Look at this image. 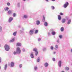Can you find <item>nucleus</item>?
I'll use <instances>...</instances> for the list:
<instances>
[{
	"instance_id": "58836bf2",
	"label": "nucleus",
	"mask_w": 72,
	"mask_h": 72,
	"mask_svg": "<svg viewBox=\"0 0 72 72\" xmlns=\"http://www.w3.org/2000/svg\"><path fill=\"white\" fill-rule=\"evenodd\" d=\"M37 68L36 67H35L34 68V69L36 70V69H37Z\"/></svg>"
},
{
	"instance_id": "864d4df0",
	"label": "nucleus",
	"mask_w": 72,
	"mask_h": 72,
	"mask_svg": "<svg viewBox=\"0 0 72 72\" xmlns=\"http://www.w3.org/2000/svg\"><path fill=\"white\" fill-rule=\"evenodd\" d=\"M1 46V45L0 44V47Z\"/></svg>"
},
{
	"instance_id": "393cba45",
	"label": "nucleus",
	"mask_w": 72,
	"mask_h": 72,
	"mask_svg": "<svg viewBox=\"0 0 72 72\" xmlns=\"http://www.w3.org/2000/svg\"><path fill=\"white\" fill-rule=\"evenodd\" d=\"M14 54L15 55V54H18V53H17V52H16L15 51H14Z\"/></svg>"
},
{
	"instance_id": "2f4dec72",
	"label": "nucleus",
	"mask_w": 72,
	"mask_h": 72,
	"mask_svg": "<svg viewBox=\"0 0 72 72\" xmlns=\"http://www.w3.org/2000/svg\"><path fill=\"white\" fill-rule=\"evenodd\" d=\"M22 66V65L21 64H20L19 66V67H20V68H21Z\"/></svg>"
},
{
	"instance_id": "412c9836",
	"label": "nucleus",
	"mask_w": 72,
	"mask_h": 72,
	"mask_svg": "<svg viewBox=\"0 0 72 72\" xmlns=\"http://www.w3.org/2000/svg\"><path fill=\"white\" fill-rule=\"evenodd\" d=\"M40 21H37V24L39 25L40 24Z\"/></svg>"
},
{
	"instance_id": "79ce46f5",
	"label": "nucleus",
	"mask_w": 72,
	"mask_h": 72,
	"mask_svg": "<svg viewBox=\"0 0 72 72\" xmlns=\"http://www.w3.org/2000/svg\"><path fill=\"white\" fill-rule=\"evenodd\" d=\"M2 30V27H0V30Z\"/></svg>"
},
{
	"instance_id": "f257e3e1",
	"label": "nucleus",
	"mask_w": 72,
	"mask_h": 72,
	"mask_svg": "<svg viewBox=\"0 0 72 72\" xmlns=\"http://www.w3.org/2000/svg\"><path fill=\"white\" fill-rule=\"evenodd\" d=\"M16 51L17 54H21V49H20V48L19 47H17L16 48Z\"/></svg>"
},
{
	"instance_id": "09e8293b",
	"label": "nucleus",
	"mask_w": 72,
	"mask_h": 72,
	"mask_svg": "<svg viewBox=\"0 0 72 72\" xmlns=\"http://www.w3.org/2000/svg\"><path fill=\"white\" fill-rule=\"evenodd\" d=\"M1 62V58H0V63Z\"/></svg>"
},
{
	"instance_id": "6e6552de",
	"label": "nucleus",
	"mask_w": 72,
	"mask_h": 72,
	"mask_svg": "<svg viewBox=\"0 0 72 72\" xmlns=\"http://www.w3.org/2000/svg\"><path fill=\"white\" fill-rule=\"evenodd\" d=\"M14 41V38H13L11 40H10V42H13Z\"/></svg>"
},
{
	"instance_id": "0eeeda50",
	"label": "nucleus",
	"mask_w": 72,
	"mask_h": 72,
	"mask_svg": "<svg viewBox=\"0 0 72 72\" xmlns=\"http://www.w3.org/2000/svg\"><path fill=\"white\" fill-rule=\"evenodd\" d=\"M14 66V62H12L11 67H13Z\"/></svg>"
},
{
	"instance_id": "f03ea898",
	"label": "nucleus",
	"mask_w": 72,
	"mask_h": 72,
	"mask_svg": "<svg viewBox=\"0 0 72 72\" xmlns=\"http://www.w3.org/2000/svg\"><path fill=\"white\" fill-rule=\"evenodd\" d=\"M4 48L7 51H8L9 50V49H10V48H9V46L7 45V44H6L4 46Z\"/></svg>"
},
{
	"instance_id": "39448f33",
	"label": "nucleus",
	"mask_w": 72,
	"mask_h": 72,
	"mask_svg": "<svg viewBox=\"0 0 72 72\" xmlns=\"http://www.w3.org/2000/svg\"><path fill=\"white\" fill-rule=\"evenodd\" d=\"M13 17H11L10 18L9 20V22L10 23L13 21Z\"/></svg>"
},
{
	"instance_id": "b1692460",
	"label": "nucleus",
	"mask_w": 72,
	"mask_h": 72,
	"mask_svg": "<svg viewBox=\"0 0 72 72\" xmlns=\"http://www.w3.org/2000/svg\"><path fill=\"white\" fill-rule=\"evenodd\" d=\"M65 69L66 70H69V68H68L67 67H66L65 68Z\"/></svg>"
},
{
	"instance_id": "c9c22d12",
	"label": "nucleus",
	"mask_w": 72,
	"mask_h": 72,
	"mask_svg": "<svg viewBox=\"0 0 72 72\" xmlns=\"http://www.w3.org/2000/svg\"><path fill=\"white\" fill-rule=\"evenodd\" d=\"M7 5H8V6H10V3H7Z\"/></svg>"
},
{
	"instance_id": "9b49d317",
	"label": "nucleus",
	"mask_w": 72,
	"mask_h": 72,
	"mask_svg": "<svg viewBox=\"0 0 72 72\" xmlns=\"http://www.w3.org/2000/svg\"><path fill=\"white\" fill-rule=\"evenodd\" d=\"M62 23H65V22H66V19H63L62 20Z\"/></svg>"
},
{
	"instance_id": "de8ad7c7",
	"label": "nucleus",
	"mask_w": 72,
	"mask_h": 72,
	"mask_svg": "<svg viewBox=\"0 0 72 72\" xmlns=\"http://www.w3.org/2000/svg\"><path fill=\"white\" fill-rule=\"evenodd\" d=\"M55 52H53V54H55Z\"/></svg>"
},
{
	"instance_id": "a19ab883",
	"label": "nucleus",
	"mask_w": 72,
	"mask_h": 72,
	"mask_svg": "<svg viewBox=\"0 0 72 72\" xmlns=\"http://www.w3.org/2000/svg\"><path fill=\"white\" fill-rule=\"evenodd\" d=\"M43 19H44V20H45V16H43Z\"/></svg>"
},
{
	"instance_id": "f3484780",
	"label": "nucleus",
	"mask_w": 72,
	"mask_h": 72,
	"mask_svg": "<svg viewBox=\"0 0 72 72\" xmlns=\"http://www.w3.org/2000/svg\"><path fill=\"white\" fill-rule=\"evenodd\" d=\"M60 30L62 32H63V31H64V28H63V27H62L60 29Z\"/></svg>"
},
{
	"instance_id": "72a5a7b5",
	"label": "nucleus",
	"mask_w": 72,
	"mask_h": 72,
	"mask_svg": "<svg viewBox=\"0 0 72 72\" xmlns=\"http://www.w3.org/2000/svg\"><path fill=\"white\" fill-rule=\"evenodd\" d=\"M55 48H58V46L57 45H56L55 46Z\"/></svg>"
},
{
	"instance_id": "9d476101",
	"label": "nucleus",
	"mask_w": 72,
	"mask_h": 72,
	"mask_svg": "<svg viewBox=\"0 0 72 72\" xmlns=\"http://www.w3.org/2000/svg\"><path fill=\"white\" fill-rule=\"evenodd\" d=\"M48 64L47 62H46L44 64V66L46 67H47L48 66Z\"/></svg>"
},
{
	"instance_id": "ddd939ff",
	"label": "nucleus",
	"mask_w": 72,
	"mask_h": 72,
	"mask_svg": "<svg viewBox=\"0 0 72 72\" xmlns=\"http://www.w3.org/2000/svg\"><path fill=\"white\" fill-rule=\"evenodd\" d=\"M58 19L59 20H60L61 19V17L59 15H58Z\"/></svg>"
},
{
	"instance_id": "473e14b6",
	"label": "nucleus",
	"mask_w": 72,
	"mask_h": 72,
	"mask_svg": "<svg viewBox=\"0 0 72 72\" xmlns=\"http://www.w3.org/2000/svg\"><path fill=\"white\" fill-rule=\"evenodd\" d=\"M51 50H53V49H54V47H53V46H51Z\"/></svg>"
},
{
	"instance_id": "dca6fc26",
	"label": "nucleus",
	"mask_w": 72,
	"mask_h": 72,
	"mask_svg": "<svg viewBox=\"0 0 72 72\" xmlns=\"http://www.w3.org/2000/svg\"><path fill=\"white\" fill-rule=\"evenodd\" d=\"M38 32H39V30H36L35 31L34 33L35 34H36L37 33H38Z\"/></svg>"
},
{
	"instance_id": "20e7f679",
	"label": "nucleus",
	"mask_w": 72,
	"mask_h": 72,
	"mask_svg": "<svg viewBox=\"0 0 72 72\" xmlns=\"http://www.w3.org/2000/svg\"><path fill=\"white\" fill-rule=\"evenodd\" d=\"M33 32H34V30H31L30 31V35H32L33 33Z\"/></svg>"
},
{
	"instance_id": "cd10ccee",
	"label": "nucleus",
	"mask_w": 72,
	"mask_h": 72,
	"mask_svg": "<svg viewBox=\"0 0 72 72\" xmlns=\"http://www.w3.org/2000/svg\"><path fill=\"white\" fill-rule=\"evenodd\" d=\"M51 8L52 9H55V8H54V7L53 6H51Z\"/></svg>"
},
{
	"instance_id": "aec40b11",
	"label": "nucleus",
	"mask_w": 72,
	"mask_h": 72,
	"mask_svg": "<svg viewBox=\"0 0 72 72\" xmlns=\"http://www.w3.org/2000/svg\"><path fill=\"white\" fill-rule=\"evenodd\" d=\"M71 20H69L67 24H70V23H71Z\"/></svg>"
},
{
	"instance_id": "bb28decb",
	"label": "nucleus",
	"mask_w": 72,
	"mask_h": 72,
	"mask_svg": "<svg viewBox=\"0 0 72 72\" xmlns=\"http://www.w3.org/2000/svg\"><path fill=\"white\" fill-rule=\"evenodd\" d=\"M24 18H27V16L26 15H24Z\"/></svg>"
},
{
	"instance_id": "37998d69",
	"label": "nucleus",
	"mask_w": 72,
	"mask_h": 72,
	"mask_svg": "<svg viewBox=\"0 0 72 72\" xmlns=\"http://www.w3.org/2000/svg\"><path fill=\"white\" fill-rule=\"evenodd\" d=\"M20 3H19L18 4V5L19 6V5H20Z\"/></svg>"
},
{
	"instance_id": "4be33fe9",
	"label": "nucleus",
	"mask_w": 72,
	"mask_h": 72,
	"mask_svg": "<svg viewBox=\"0 0 72 72\" xmlns=\"http://www.w3.org/2000/svg\"><path fill=\"white\" fill-rule=\"evenodd\" d=\"M8 13L9 14H10L11 13H12V11L10 10H9L8 11Z\"/></svg>"
},
{
	"instance_id": "a18cd8bd",
	"label": "nucleus",
	"mask_w": 72,
	"mask_h": 72,
	"mask_svg": "<svg viewBox=\"0 0 72 72\" xmlns=\"http://www.w3.org/2000/svg\"><path fill=\"white\" fill-rule=\"evenodd\" d=\"M55 0H52V1H55Z\"/></svg>"
},
{
	"instance_id": "a878e982",
	"label": "nucleus",
	"mask_w": 72,
	"mask_h": 72,
	"mask_svg": "<svg viewBox=\"0 0 72 72\" xmlns=\"http://www.w3.org/2000/svg\"><path fill=\"white\" fill-rule=\"evenodd\" d=\"M40 57H38V59L37 60V61L38 62H40Z\"/></svg>"
},
{
	"instance_id": "e433bc0d",
	"label": "nucleus",
	"mask_w": 72,
	"mask_h": 72,
	"mask_svg": "<svg viewBox=\"0 0 72 72\" xmlns=\"http://www.w3.org/2000/svg\"><path fill=\"white\" fill-rule=\"evenodd\" d=\"M60 14L61 15H63V14L62 12L60 13Z\"/></svg>"
},
{
	"instance_id": "4468645a",
	"label": "nucleus",
	"mask_w": 72,
	"mask_h": 72,
	"mask_svg": "<svg viewBox=\"0 0 72 72\" xmlns=\"http://www.w3.org/2000/svg\"><path fill=\"white\" fill-rule=\"evenodd\" d=\"M33 51H35V52H37V49L36 48H34L33 49Z\"/></svg>"
},
{
	"instance_id": "7c9ffc66",
	"label": "nucleus",
	"mask_w": 72,
	"mask_h": 72,
	"mask_svg": "<svg viewBox=\"0 0 72 72\" xmlns=\"http://www.w3.org/2000/svg\"><path fill=\"white\" fill-rule=\"evenodd\" d=\"M37 54H38V52H37H37H36V53H35V55L36 56L37 55Z\"/></svg>"
},
{
	"instance_id": "49530a36",
	"label": "nucleus",
	"mask_w": 72,
	"mask_h": 72,
	"mask_svg": "<svg viewBox=\"0 0 72 72\" xmlns=\"http://www.w3.org/2000/svg\"><path fill=\"white\" fill-rule=\"evenodd\" d=\"M46 1L48 2L49 1L48 0H46Z\"/></svg>"
},
{
	"instance_id": "c756f323",
	"label": "nucleus",
	"mask_w": 72,
	"mask_h": 72,
	"mask_svg": "<svg viewBox=\"0 0 72 72\" xmlns=\"http://www.w3.org/2000/svg\"><path fill=\"white\" fill-rule=\"evenodd\" d=\"M59 37L60 39H62V35H59Z\"/></svg>"
},
{
	"instance_id": "6ab92c4d",
	"label": "nucleus",
	"mask_w": 72,
	"mask_h": 72,
	"mask_svg": "<svg viewBox=\"0 0 72 72\" xmlns=\"http://www.w3.org/2000/svg\"><path fill=\"white\" fill-rule=\"evenodd\" d=\"M16 34H17V32H15L13 33V35H14V36H15Z\"/></svg>"
},
{
	"instance_id": "4c0bfd02",
	"label": "nucleus",
	"mask_w": 72,
	"mask_h": 72,
	"mask_svg": "<svg viewBox=\"0 0 72 72\" xmlns=\"http://www.w3.org/2000/svg\"><path fill=\"white\" fill-rule=\"evenodd\" d=\"M16 15V14L15 13H14L13 14V16H14V17H15Z\"/></svg>"
},
{
	"instance_id": "7ed1b4c3",
	"label": "nucleus",
	"mask_w": 72,
	"mask_h": 72,
	"mask_svg": "<svg viewBox=\"0 0 72 72\" xmlns=\"http://www.w3.org/2000/svg\"><path fill=\"white\" fill-rule=\"evenodd\" d=\"M69 3L68 2H66L65 4L63 6L64 8H67V6L68 5Z\"/></svg>"
},
{
	"instance_id": "423d86ee",
	"label": "nucleus",
	"mask_w": 72,
	"mask_h": 72,
	"mask_svg": "<svg viewBox=\"0 0 72 72\" xmlns=\"http://www.w3.org/2000/svg\"><path fill=\"white\" fill-rule=\"evenodd\" d=\"M16 46H21V44L20 43H17L16 44Z\"/></svg>"
},
{
	"instance_id": "1a4fd4ad",
	"label": "nucleus",
	"mask_w": 72,
	"mask_h": 72,
	"mask_svg": "<svg viewBox=\"0 0 72 72\" xmlns=\"http://www.w3.org/2000/svg\"><path fill=\"white\" fill-rule=\"evenodd\" d=\"M61 61H60L58 62V66L60 67H61Z\"/></svg>"
},
{
	"instance_id": "c03bdc74",
	"label": "nucleus",
	"mask_w": 72,
	"mask_h": 72,
	"mask_svg": "<svg viewBox=\"0 0 72 72\" xmlns=\"http://www.w3.org/2000/svg\"><path fill=\"white\" fill-rule=\"evenodd\" d=\"M22 51H25V50L24 49H22Z\"/></svg>"
},
{
	"instance_id": "a211bd4d",
	"label": "nucleus",
	"mask_w": 72,
	"mask_h": 72,
	"mask_svg": "<svg viewBox=\"0 0 72 72\" xmlns=\"http://www.w3.org/2000/svg\"><path fill=\"white\" fill-rule=\"evenodd\" d=\"M44 26L46 27L48 26V23L47 22H45L44 23Z\"/></svg>"
},
{
	"instance_id": "8fccbe9b",
	"label": "nucleus",
	"mask_w": 72,
	"mask_h": 72,
	"mask_svg": "<svg viewBox=\"0 0 72 72\" xmlns=\"http://www.w3.org/2000/svg\"><path fill=\"white\" fill-rule=\"evenodd\" d=\"M57 42H59L57 40Z\"/></svg>"
},
{
	"instance_id": "c85d7f7f",
	"label": "nucleus",
	"mask_w": 72,
	"mask_h": 72,
	"mask_svg": "<svg viewBox=\"0 0 72 72\" xmlns=\"http://www.w3.org/2000/svg\"><path fill=\"white\" fill-rule=\"evenodd\" d=\"M7 67V64H6L5 65V67H4V69H6V67Z\"/></svg>"
},
{
	"instance_id": "f8f14e48",
	"label": "nucleus",
	"mask_w": 72,
	"mask_h": 72,
	"mask_svg": "<svg viewBox=\"0 0 72 72\" xmlns=\"http://www.w3.org/2000/svg\"><path fill=\"white\" fill-rule=\"evenodd\" d=\"M4 9L5 11H8V10H9V8L8 7H6V8H4Z\"/></svg>"
},
{
	"instance_id": "3c124183",
	"label": "nucleus",
	"mask_w": 72,
	"mask_h": 72,
	"mask_svg": "<svg viewBox=\"0 0 72 72\" xmlns=\"http://www.w3.org/2000/svg\"><path fill=\"white\" fill-rule=\"evenodd\" d=\"M23 1H26V0H23Z\"/></svg>"
},
{
	"instance_id": "2eb2a0df",
	"label": "nucleus",
	"mask_w": 72,
	"mask_h": 72,
	"mask_svg": "<svg viewBox=\"0 0 72 72\" xmlns=\"http://www.w3.org/2000/svg\"><path fill=\"white\" fill-rule=\"evenodd\" d=\"M30 55L31 57V58H34V57H33V53L32 52V53Z\"/></svg>"
},
{
	"instance_id": "603ef678",
	"label": "nucleus",
	"mask_w": 72,
	"mask_h": 72,
	"mask_svg": "<svg viewBox=\"0 0 72 72\" xmlns=\"http://www.w3.org/2000/svg\"><path fill=\"white\" fill-rule=\"evenodd\" d=\"M0 68H1V67L0 66Z\"/></svg>"
},
{
	"instance_id": "f704fd0d",
	"label": "nucleus",
	"mask_w": 72,
	"mask_h": 72,
	"mask_svg": "<svg viewBox=\"0 0 72 72\" xmlns=\"http://www.w3.org/2000/svg\"><path fill=\"white\" fill-rule=\"evenodd\" d=\"M53 60V61H55V58H53L52 59Z\"/></svg>"
},
{
	"instance_id": "ea45409f",
	"label": "nucleus",
	"mask_w": 72,
	"mask_h": 72,
	"mask_svg": "<svg viewBox=\"0 0 72 72\" xmlns=\"http://www.w3.org/2000/svg\"><path fill=\"white\" fill-rule=\"evenodd\" d=\"M38 40L39 41H40L41 40V39L39 38L38 39Z\"/></svg>"
},
{
	"instance_id": "5701e85b",
	"label": "nucleus",
	"mask_w": 72,
	"mask_h": 72,
	"mask_svg": "<svg viewBox=\"0 0 72 72\" xmlns=\"http://www.w3.org/2000/svg\"><path fill=\"white\" fill-rule=\"evenodd\" d=\"M51 33L53 35H55V32H53Z\"/></svg>"
}]
</instances>
